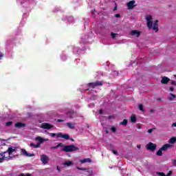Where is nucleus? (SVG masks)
Wrapping results in <instances>:
<instances>
[{
	"mask_svg": "<svg viewBox=\"0 0 176 176\" xmlns=\"http://www.w3.org/2000/svg\"><path fill=\"white\" fill-rule=\"evenodd\" d=\"M15 127L16 129H23V128L25 127V124H24L23 122H16L15 124Z\"/></svg>",
	"mask_w": 176,
	"mask_h": 176,
	"instance_id": "nucleus-15",
	"label": "nucleus"
},
{
	"mask_svg": "<svg viewBox=\"0 0 176 176\" xmlns=\"http://www.w3.org/2000/svg\"><path fill=\"white\" fill-rule=\"evenodd\" d=\"M173 174V171L170 170L166 175V176H170Z\"/></svg>",
	"mask_w": 176,
	"mask_h": 176,
	"instance_id": "nucleus-35",
	"label": "nucleus"
},
{
	"mask_svg": "<svg viewBox=\"0 0 176 176\" xmlns=\"http://www.w3.org/2000/svg\"><path fill=\"white\" fill-rule=\"evenodd\" d=\"M112 152L114 155H116V156L119 155V153H118V151L116 150H112Z\"/></svg>",
	"mask_w": 176,
	"mask_h": 176,
	"instance_id": "nucleus-33",
	"label": "nucleus"
},
{
	"mask_svg": "<svg viewBox=\"0 0 176 176\" xmlns=\"http://www.w3.org/2000/svg\"><path fill=\"white\" fill-rule=\"evenodd\" d=\"M111 38H113V39H115V38H116V34L111 32Z\"/></svg>",
	"mask_w": 176,
	"mask_h": 176,
	"instance_id": "nucleus-34",
	"label": "nucleus"
},
{
	"mask_svg": "<svg viewBox=\"0 0 176 176\" xmlns=\"http://www.w3.org/2000/svg\"><path fill=\"white\" fill-rule=\"evenodd\" d=\"M157 156H162L163 155V150H162V148H160V150H158L157 151L156 153Z\"/></svg>",
	"mask_w": 176,
	"mask_h": 176,
	"instance_id": "nucleus-23",
	"label": "nucleus"
},
{
	"mask_svg": "<svg viewBox=\"0 0 176 176\" xmlns=\"http://www.w3.org/2000/svg\"><path fill=\"white\" fill-rule=\"evenodd\" d=\"M36 140L40 142H43V138H42L41 136L37 137Z\"/></svg>",
	"mask_w": 176,
	"mask_h": 176,
	"instance_id": "nucleus-30",
	"label": "nucleus"
},
{
	"mask_svg": "<svg viewBox=\"0 0 176 176\" xmlns=\"http://www.w3.org/2000/svg\"><path fill=\"white\" fill-rule=\"evenodd\" d=\"M71 141H74V139L73 138H70Z\"/></svg>",
	"mask_w": 176,
	"mask_h": 176,
	"instance_id": "nucleus-53",
	"label": "nucleus"
},
{
	"mask_svg": "<svg viewBox=\"0 0 176 176\" xmlns=\"http://www.w3.org/2000/svg\"><path fill=\"white\" fill-rule=\"evenodd\" d=\"M104 85V82L102 81H96L95 82H89L87 84L88 87L90 89H96V87L98 86H102Z\"/></svg>",
	"mask_w": 176,
	"mask_h": 176,
	"instance_id": "nucleus-2",
	"label": "nucleus"
},
{
	"mask_svg": "<svg viewBox=\"0 0 176 176\" xmlns=\"http://www.w3.org/2000/svg\"><path fill=\"white\" fill-rule=\"evenodd\" d=\"M50 137H52L53 138H54V137H56V133H50Z\"/></svg>",
	"mask_w": 176,
	"mask_h": 176,
	"instance_id": "nucleus-39",
	"label": "nucleus"
},
{
	"mask_svg": "<svg viewBox=\"0 0 176 176\" xmlns=\"http://www.w3.org/2000/svg\"><path fill=\"white\" fill-rule=\"evenodd\" d=\"M1 57H3V54H0V58Z\"/></svg>",
	"mask_w": 176,
	"mask_h": 176,
	"instance_id": "nucleus-52",
	"label": "nucleus"
},
{
	"mask_svg": "<svg viewBox=\"0 0 176 176\" xmlns=\"http://www.w3.org/2000/svg\"><path fill=\"white\" fill-rule=\"evenodd\" d=\"M12 124H13V122H12V121H9L6 123V126H7V127L12 126Z\"/></svg>",
	"mask_w": 176,
	"mask_h": 176,
	"instance_id": "nucleus-29",
	"label": "nucleus"
},
{
	"mask_svg": "<svg viewBox=\"0 0 176 176\" xmlns=\"http://www.w3.org/2000/svg\"><path fill=\"white\" fill-rule=\"evenodd\" d=\"M157 175L160 176H166V174L163 172H157Z\"/></svg>",
	"mask_w": 176,
	"mask_h": 176,
	"instance_id": "nucleus-32",
	"label": "nucleus"
},
{
	"mask_svg": "<svg viewBox=\"0 0 176 176\" xmlns=\"http://www.w3.org/2000/svg\"><path fill=\"white\" fill-rule=\"evenodd\" d=\"M63 166H66L67 167H69V166H72V162H65L63 163Z\"/></svg>",
	"mask_w": 176,
	"mask_h": 176,
	"instance_id": "nucleus-22",
	"label": "nucleus"
},
{
	"mask_svg": "<svg viewBox=\"0 0 176 176\" xmlns=\"http://www.w3.org/2000/svg\"><path fill=\"white\" fill-rule=\"evenodd\" d=\"M159 21L156 20L153 23V31H155V32H157L159 31V25H158Z\"/></svg>",
	"mask_w": 176,
	"mask_h": 176,
	"instance_id": "nucleus-13",
	"label": "nucleus"
},
{
	"mask_svg": "<svg viewBox=\"0 0 176 176\" xmlns=\"http://www.w3.org/2000/svg\"><path fill=\"white\" fill-rule=\"evenodd\" d=\"M30 146L32 148H39L41 146V144H35L32 142V143H30Z\"/></svg>",
	"mask_w": 176,
	"mask_h": 176,
	"instance_id": "nucleus-19",
	"label": "nucleus"
},
{
	"mask_svg": "<svg viewBox=\"0 0 176 176\" xmlns=\"http://www.w3.org/2000/svg\"><path fill=\"white\" fill-rule=\"evenodd\" d=\"M40 160L42 162L43 164H47V163H49V157L46 155H42Z\"/></svg>",
	"mask_w": 176,
	"mask_h": 176,
	"instance_id": "nucleus-8",
	"label": "nucleus"
},
{
	"mask_svg": "<svg viewBox=\"0 0 176 176\" xmlns=\"http://www.w3.org/2000/svg\"><path fill=\"white\" fill-rule=\"evenodd\" d=\"M137 148H138V149H141V145H138Z\"/></svg>",
	"mask_w": 176,
	"mask_h": 176,
	"instance_id": "nucleus-48",
	"label": "nucleus"
},
{
	"mask_svg": "<svg viewBox=\"0 0 176 176\" xmlns=\"http://www.w3.org/2000/svg\"><path fill=\"white\" fill-rule=\"evenodd\" d=\"M156 128H152L148 130L147 133H148V134H151V133H153V130H155Z\"/></svg>",
	"mask_w": 176,
	"mask_h": 176,
	"instance_id": "nucleus-31",
	"label": "nucleus"
},
{
	"mask_svg": "<svg viewBox=\"0 0 176 176\" xmlns=\"http://www.w3.org/2000/svg\"><path fill=\"white\" fill-rule=\"evenodd\" d=\"M58 148V146H54L51 147V149H57Z\"/></svg>",
	"mask_w": 176,
	"mask_h": 176,
	"instance_id": "nucleus-43",
	"label": "nucleus"
},
{
	"mask_svg": "<svg viewBox=\"0 0 176 176\" xmlns=\"http://www.w3.org/2000/svg\"><path fill=\"white\" fill-rule=\"evenodd\" d=\"M17 151V147H9L8 148V150L5 152H6V153H8V156H7V157H10L11 155H13V152H16Z\"/></svg>",
	"mask_w": 176,
	"mask_h": 176,
	"instance_id": "nucleus-4",
	"label": "nucleus"
},
{
	"mask_svg": "<svg viewBox=\"0 0 176 176\" xmlns=\"http://www.w3.org/2000/svg\"><path fill=\"white\" fill-rule=\"evenodd\" d=\"M170 82V78L168 77L164 76L161 80L162 85H167Z\"/></svg>",
	"mask_w": 176,
	"mask_h": 176,
	"instance_id": "nucleus-14",
	"label": "nucleus"
},
{
	"mask_svg": "<svg viewBox=\"0 0 176 176\" xmlns=\"http://www.w3.org/2000/svg\"><path fill=\"white\" fill-rule=\"evenodd\" d=\"M19 176H31L30 174H27L26 175H24V173L20 174Z\"/></svg>",
	"mask_w": 176,
	"mask_h": 176,
	"instance_id": "nucleus-40",
	"label": "nucleus"
},
{
	"mask_svg": "<svg viewBox=\"0 0 176 176\" xmlns=\"http://www.w3.org/2000/svg\"><path fill=\"white\" fill-rule=\"evenodd\" d=\"M5 159H8V156H6V152L0 153V163H3Z\"/></svg>",
	"mask_w": 176,
	"mask_h": 176,
	"instance_id": "nucleus-11",
	"label": "nucleus"
},
{
	"mask_svg": "<svg viewBox=\"0 0 176 176\" xmlns=\"http://www.w3.org/2000/svg\"><path fill=\"white\" fill-rule=\"evenodd\" d=\"M157 146L155 144H153L152 142H149L146 146V149H148V151H155V149H156Z\"/></svg>",
	"mask_w": 176,
	"mask_h": 176,
	"instance_id": "nucleus-7",
	"label": "nucleus"
},
{
	"mask_svg": "<svg viewBox=\"0 0 176 176\" xmlns=\"http://www.w3.org/2000/svg\"><path fill=\"white\" fill-rule=\"evenodd\" d=\"M126 6L129 10L134 9V8L137 6V5H135V1L134 0L130 1L126 3Z\"/></svg>",
	"mask_w": 176,
	"mask_h": 176,
	"instance_id": "nucleus-6",
	"label": "nucleus"
},
{
	"mask_svg": "<svg viewBox=\"0 0 176 176\" xmlns=\"http://www.w3.org/2000/svg\"><path fill=\"white\" fill-rule=\"evenodd\" d=\"M75 124H76L75 123H71V122L67 123V127H69V129H72V130L75 129Z\"/></svg>",
	"mask_w": 176,
	"mask_h": 176,
	"instance_id": "nucleus-17",
	"label": "nucleus"
},
{
	"mask_svg": "<svg viewBox=\"0 0 176 176\" xmlns=\"http://www.w3.org/2000/svg\"><path fill=\"white\" fill-rule=\"evenodd\" d=\"M131 35L133 36H136L137 38H140V35H141V32L138 30H132L131 32Z\"/></svg>",
	"mask_w": 176,
	"mask_h": 176,
	"instance_id": "nucleus-12",
	"label": "nucleus"
},
{
	"mask_svg": "<svg viewBox=\"0 0 176 176\" xmlns=\"http://www.w3.org/2000/svg\"><path fill=\"white\" fill-rule=\"evenodd\" d=\"M169 90H170V91H174V87H170L169 88Z\"/></svg>",
	"mask_w": 176,
	"mask_h": 176,
	"instance_id": "nucleus-44",
	"label": "nucleus"
},
{
	"mask_svg": "<svg viewBox=\"0 0 176 176\" xmlns=\"http://www.w3.org/2000/svg\"><path fill=\"white\" fill-rule=\"evenodd\" d=\"M150 112H151V113H155V110H153V109H150Z\"/></svg>",
	"mask_w": 176,
	"mask_h": 176,
	"instance_id": "nucleus-47",
	"label": "nucleus"
},
{
	"mask_svg": "<svg viewBox=\"0 0 176 176\" xmlns=\"http://www.w3.org/2000/svg\"><path fill=\"white\" fill-rule=\"evenodd\" d=\"M57 138H63L64 140H69V135L63 134V133H58L56 134Z\"/></svg>",
	"mask_w": 176,
	"mask_h": 176,
	"instance_id": "nucleus-9",
	"label": "nucleus"
},
{
	"mask_svg": "<svg viewBox=\"0 0 176 176\" xmlns=\"http://www.w3.org/2000/svg\"><path fill=\"white\" fill-rule=\"evenodd\" d=\"M153 19L152 18V16L148 15L146 17L147 21V27L149 30L152 29V27H153Z\"/></svg>",
	"mask_w": 176,
	"mask_h": 176,
	"instance_id": "nucleus-3",
	"label": "nucleus"
},
{
	"mask_svg": "<svg viewBox=\"0 0 176 176\" xmlns=\"http://www.w3.org/2000/svg\"><path fill=\"white\" fill-rule=\"evenodd\" d=\"M172 162H173V166H175V167H176V160H172Z\"/></svg>",
	"mask_w": 176,
	"mask_h": 176,
	"instance_id": "nucleus-36",
	"label": "nucleus"
},
{
	"mask_svg": "<svg viewBox=\"0 0 176 176\" xmlns=\"http://www.w3.org/2000/svg\"><path fill=\"white\" fill-rule=\"evenodd\" d=\"M77 170H80V171H86V175L90 176L93 174V170L87 169L86 168H80L79 166L76 167Z\"/></svg>",
	"mask_w": 176,
	"mask_h": 176,
	"instance_id": "nucleus-5",
	"label": "nucleus"
},
{
	"mask_svg": "<svg viewBox=\"0 0 176 176\" xmlns=\"http://www.w3.org/2000/svg\"><path fill=\"white\" fill-rule=\"evenodd\" d=\"M170 144H175L176 142V138L175 137H173L170 139L169 140Z\"/></svg>",
	"mask_w": 176,
	"mask_h": 176,
	"instance_id": "nucleus-24",
	"label": "nucleus"
},
{
	"mask_svg": "<svg viewBox=\"0 0 176 176\" xmlns=\"http://www.w3.org/2000/svg\"><path fill=\"white\" fill-rule=\"evenodd\" d=\"M172 126H174L175 127H176V122L173 123Z\"/></svg>",
	"mask_w": 176,
	"mask_h": 176,
	"instance_id": "nucleus-49",
	"label": "nucleus"
},
{
	"mask_svg": "<svg viewBox=\"0 0 176 176\" xmlns=\"http://www.w3.org/2000/svg\"><path fill=\"white\" fill-rule=\"evenodd\" d=\"M62 151L63 152H76V151H79V147L75 146L74 144H70L67 146H64Z\"/></svg>",
	"mask_w": 176,
	"mask_h": 176,
	"instance_id": "nucleus-1",
	"label": "nucleus"
},
{
	"mask_svg": "<svg viewBox=\"0 0 176 176\" xmlns=\"http://www.w3.org/2000/svg\"><path fill=\"white\" fill-rule=\"evenodd\" d=\"M27 151L24 148H21V155H23V156H25V155L27 154Z\"/></svg>",
	"mask_w": 176,
	"mask_h": 176,
	"instance_id": "nucleus-26",
	"label": "nucleus"
},
{
	"mask_svg": "<svg viewBox=\"0 0 176 176\" xmlns=\"http://www.w3.org/2000/svg\"><path fill=\"white\" fill-rule=\"evenodd\" d=\"M171 97L169 98L170 101H173V100H174V98H176V96L173 94L172 93L170 94Z\"/></svg>",
	"mask_w": 176,
	"mask_h": 176,
	"instance_id": "nucleus-28",
	"label": "nucleus"
},
{
	"mask_svg": "<svg viewBox=\"0 0 176 176\" xmlns=\"http://www.w3.org/2000/svg\"><path fill=\"white\" fill-rule=\"evenodd\" d=\"M138 109L140 111H142V112H145V110L144 109V105L142 104H139Z\"/></svg>",
	"mask_w": 176,
	"mask_h": 176,
	"instance_id": "nucleus-25",
	"label": "nucleus"
},
{
	"mask_svg": "<svg viewBox=\"0 0 176 176\" xmlns=\"http://www.w3.org/2000/svg\"><path fill=\"white\" fill-rule=\"evenodd\" d=\"M127 123H129V121L126 119L123 120L122 122H120V124L122 125V126H127Z\"/></svg>",
	"mask_w": 176,
	"mask_h": 176,
	"instance_id": "nucleus-20",
	"label": "nucleus"
},
{
	"mask_svg": "<svg viewBox=\"0 0 176 176\" xmlns=\"http://www.w3.org/2000/svg\"><path fill=\"white\" fill-rule=\"evenodd\" d=\"M138 129H141V126H139Z\"/></svg>",
	"mask_w": 176,
	"mask_h": 176,
	"instance_id": "nucleus-54",
	"label": "nucleus"
},
{
	"mask_svg": "<svg viewBox=\"0 0 176 176\" xmlns=\"http://www.w3.org/2000/svg\"><path fill=\"white\" fill-rule=\"evenodd\" d=\"M131 122H132V123H135V122H137V117H135V116H131Z\"/></svg>",
	"mask_w": 176,
	"mask_h": 176,
	"instance_id": "nucleus-21",
	"label": "nucleus"
},
{
	"mask_svg": "<svg viewBox=\"0 0 176 176\" xmlns=\"http://www.w3.org/2000/svg\"><path fill=\"white\" fill-rule=\"evenodd\" d=\"M99 113H102V110L99 111Z\"/></svg>",
	"mask_w": 176,
	"mask_h": 176,
	"instance_id": "nucleus-51",
	"label": "nucleus"
},
{
	"mask_svg": "<svg viewBox=\"0 0 176 176\" xmlns=\"http://www.w3.org/2000/svg\"><path fill=\"white\" fill-rule=\"evenodd\" d=\"M80 163H91V160L90 158H85L80 160Z\"/></svg>",
	"mask_w": 176,
	"mask_h": 176,
	"instance_id": "nucleus-18",
	"label": "nucleus"
},
{
	"mask_svg": "<svg viewBox=\"0 0 176 176\" xmlns=\"http://www.w3.org/2000/svg\"><path fill=\"white\" fill-rule=\"evenodd\" d=\"M56 170H58V173H60V171H61V170L60 169V166H57Z\"/></svg>",
	"mask_w": 176,
	"mask_h": 176,
	"instance_id": "nucleus-45",
	"label": "nucleus"
},
{
	"mask_svg": "<svg viewBox=\"0 0 176 176\" xmlns=\"http://www.w3.org/2000/svg\"><path fill=\"white\" fill-rule=\"evenodd\" d=\"M168 148H171V144H166L162 147H161V151H166L168 149Z\"/></svg>",
	"mask_w": 176,
	"mask_h": 176,
	"instance_id": "nucleus-16",
	"label": "nucleus"
},
{
	"mask_svg": "<svg viewBox=\"0 0 176 176\" xmlns=\"http://www.w3.org/2000/svg\"><path fill=\"white\" fill-rule=\"evenodd\" d=\"M57 122H64V120L58 119L57 120Z\"/></svg>",
	"mask_w": 176,
	"mask_h": 176,
	"instance_id": "nucleus-46",
	"label": "nucleus"
},
{
	"mask_svg": "<svg viewBox=\"0 0 176 176\" xmlns=\"http://www.w3.org/2000/svg\"><path fill=\"white\" fill-rule=\"evenodd\" d=\"M115 17H116L117 19H119V17H120V14H116Z\"/></svg>",
	"mask_w": 176,
	"mask_h": 176,
	"instance_id": "nucleus-42",
	"label": "nucleus"
},
{
	"mask_svg": "<svg viewBox=\"0 0 176 176\" xmlns=\"http://www.w3.org/2000/svg\"><path fill=\"white\" fill-rule=\"evenodd\" d=\"M25 156H26L27 157H32V156H35V154L28 153H28H26V155Z\"/></svg>",
	"mask_w": 176,
	"mask_h": 176,
	"instance_id": "nucleus-27",
	"label": "nucleus"
},
{
	"mask_svg": "<svg viewBox=\"0 0 176 176\" xmlns=\"http://www.w3.org/2000/svg\"><path fill=\"white\" fill-rule=\"evenodd\" d=\"M114 10H118V7H117V6H116V7L114 8Z\"/></svg>",
	"mask_w": 176,
	"mask_h": 176,
	"instance_id": "nucleus-50",
	"label": "nucleus"
},
{
	"mask_svg": "<svg viewBox=\"0 0 176 176\" xmlns=\"http://www.w3.org/2000/svg\"><path fill=\"white\" fill-rule=\"evenodd\" d=\"M41 129L50 130V129H53V125H52L49 123H43V124H41Z\"/></svg>",
	"mask_w": 176,
	"mask_h": 176,
	"instance_id": "nucleus-10",
	"label": "nucleus"
},
{
	"mask_svg": "<svg viewBox=\"0 0 176 176\" xmlns=\"http://www.w3.org/2000/svg\"><path fill=\"white\" fill-rule=\"evenodd\" d=\"M111 131H113V133H116V128L111 127Z\"/></svg>",
	"mask_w": 176,
	"mask_h": 176,
	"instance_id": "nucleus-37",
	"label": "nucleus"
},
{
	"mask_svg": "<svg viewBox=\"0 0 176 176\" xmlns=\"http://www.w3.org/2000/svg\"><path fill=\"white\" fill-rule=\"evenodd\" d=\"M57 146H58V148H60L61 146H63V143H58V144Z\"/></svg>",
	"mask_w": 176,
	"mask_h": 176,
	"instance_id": "nucleus-41",
	"label": "nucleus"
},
{
	"mask_svg": "<svg viewBox=\"0 0 176 176\" xmlns=\"http://www.w3.org/2000/svg\"><path fill=\"white\" fill-rule=\"evenodd\" d=\"M175 78H176V75H175Z\"/></svg>",
	"mask_w": 176,
	"mask_h": 176,
	"instance_id": "nucleus-55",
	"label": "nucleus"
},
{
	"mask_svg": "<svg viewBox=\"0 0 176 176\" xmlns=\"http://www.w3.org/2000/svg\"><path fill=\"white\" fill-rule=\"evenodd\" d=\"M170 83H171V85H173V86H176V82H175V81L172 80V81L170 82Z\"/></svg>",
	"mask_w": 176,
	"mask_h": 176,
	"instance_id": "nucleus-38",
	"label": "nucleus"
}]
</instances>
